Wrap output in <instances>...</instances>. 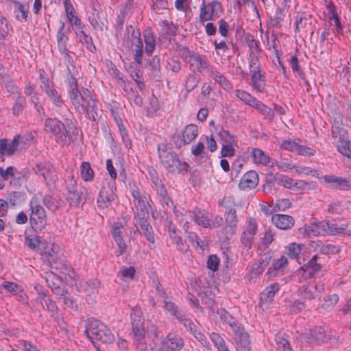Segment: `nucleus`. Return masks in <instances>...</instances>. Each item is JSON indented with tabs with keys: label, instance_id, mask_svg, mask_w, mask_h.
I'll use <instances>...</instances> for the list:
<instances>
[{
	"label": "nucleus",
	"instance_id": "nucleus-1",
	"mask_svg": "<svg viewBox=\"0 0 351 351\" xmlns=\"http://www.w3.org/2000/svg\"><path fill=\"white\" fill-rule=\"evenodd\" d=\"M158 152L160 162L169 173H182L187 171L188 165L182 162L167 145L159 144Z\"/></svg>",
	"mask_w": 351,
	"mask_h": 351
},
{
	"label": "nucleus",
	"instance_id": "nucleus-2",
	"mask_svg": "<svg viewBox=\"0 0 351 351\" xmlns=\"http://www.w3.org/2000/svg\"><path fill=\"white\" fill-rule=\"evenodd\" d=\"M41 197V193H36L32 197L29 204L31 224L36 230L40 231L43 230L47 223L46 211L40 204Z\"/></svg>",
	"mask_w": 351,
	"mask_h": 351
},
{
	"label": "nucleus",
	"instance_id": "nucleus-3",
	"mask_svg": "<svg viewBox=\"0 0 351 351\" xmlns=\"http://www.w3.org/2000/svg\"><path fill=\"white\" fill-rule=\"evenodd\" d=\"M85 333L90 340L96 339L106 343H110L114 341V335L109 328L97 319L88 320Z\"/></svg>",
	"mask_w": 351,
	"mask_h": 351
},
{
	"label": "nucleus",
	"instance_id": "nucleus-4",
	"mask_svg": "<svg viewBox=\"0 0 351 351\" xmlns=\"http://www.w3.org/2000/svg\"><path fill=\"white\" fill-rule=\"evenodd\" d=\"M126 32L127 35L124 38L123 44L134 51V60L139 66L142 63L143 47L141 33L136 31L132 25L127 27Z\"/></svg>",
	"mask_w": 351,
	"mask_h": 351
},
{
	"label": "nucleus",
	"instance_id": "nucleus-5",
	"mask_svg": "<svg viewBox=\"0 0 351 351\" xmlns=\"http://www.w3.org/2000/svg\"><path fill=\"white\" fill-rule=\"evenodd\" d=\"M223 10L221 3L218 0L203 1L199 6V20L202 23L216 21L221 16Z\"/></svg>",
	"mask_w": 351,
	"mask_h": 351
},
{
	"label": "nucleus",
	"instance_id": "nucleus-6",
	"mask_svg": "<svg viewBox=\"0 0 351 351\" xmlns=\"http://www.w3.org/2000/svg\"><path fill=\"white\" fill-rule=\"evenodd\" d=\"M45 131L53 135L58 143H64L69 138L64 123L57 119H47L45 123Z\"/></svg>",
	"mask_w": 351,
	"mask_h": 351
},
{
	"label": "nucleus",
	"instance_id": "nucleus-7",
	"mask_svg": "<svg viewBox=\"0 0 351 351\" xmlns=\"http://www.w3.org/2000/svg\"><path fill=\"white\" fill-rule=\"evenodd\" d=\"M39 72L41 80L40 87L42 90L46 93L53 105L57 107H62L64 106V101L58 91L55 88L53 82L45 76V72L44 70L41 69Z\"/></svg>",
	"mask_w": 351,
	"mask_h": 351
},
{
	"label": "nucleus",
	"instance_id": "nucleus-8",
	"mask_svg": "<svg viewBox=\"0 0 351 351\" xmlns=\"http://www.w3.org/2000/svg\"><path fill=\"white\" fill-rule=\"evenodd\" d=\"M332 136L335 140L338 152L351 158V141L348 139L345 131L339 127L332 128Z\"/></svg>",
	"mask_w": 351,
	"mask_h": 351
},
{
	"label": "nucleus",
	"instance_id": "nucleus-9",
	"mask_svg": "<svg viewBox=\"0 0 351 351\" xmlns=\"http://www.w3.org/2000/svg\"><path fill=\"white\" fill-rule=\"evenodd\" d=\"M317 256L314 255L304 265L296 271V276L299 282L315 277L321 270L320 264L317 262Z\"/></svg>",
	"mask_w": 351,
	"mask_h": 351
},
{
	"label": "nucleus",
	"instance_id": "nucleus-10",
	"mask_svg": "<svg viewBox=\"0 0 351 351\" xmlns=\"http://www.w3.org/2000/svg\"><path fill=\"white\" fill-rule=\"evenodd\" d=\"M250 73L251 85L253 90L258 93H263L265 86V75L261 73L260 67L256 61L252 60L250 64Z\"/></svg>",
	"mask_w": 351,
	"mask_h": 351
},
{
	"label": "nucleus",
	"instance_id": "nucleus-11",
	"mask_svg": "<svg viewBox=\"0 0 351 351\" xmlns=\"http://www.w3.org/2000/svg\"><path fill=\"white\" fill-rule=\"evenodd\" d=\"M257 230L256 221L253 218L247 219L241 236V243L247 250L252 247Z\"/></svg>",
	"mask_w": 351,
	"mask_h": 351
},
{
	"label": "nucleus",
	"instance_id": "nucleus-12",
	"mask_svg": "<svg viewBox=\"0 0 351 351\" xmlns=\"http://www.w3.org/2000/svg\"><path fill=\"white\" fill-rule=\"evenodd\" d=\"M324 291V285L321 282H313L304 285L298 289V295L304 300L311 301L319 298Z\"/></svg>",
	"mask_w": 351,
	"mask_h": 351
},
{
	"label": "nucleus",
	"instance_id": "nucleus-13",
	"mask_svg": "<svg viewBox=\"0 0 351 351\" xmlns=\"http://www.w3.org/2000/svg\"><path fill=\"white\" fill-rule=\"evenodd\" d=\"M116 186L114 182H109L107 186H104L99 192L97 198V206L106 208L115 199Z\"/></svg>",
	"mask_w": 351,
	"mask_h": 351
},
{
	"label": "nucleus",
	"instance_id": "nucleus-14",
	"mask_svg": "<svg viewBox=\"0 0 351 351\" xmlns=\"http://www.w3.org/2000/svg\"><path fill=\"white\" fill-rule=\"evenodd\" d=\"M83 100L82 104L84 111L78 112L80 114L86 112L89 119L95 121L97 118V102L88 90H83Z\"/></svg>",
	"mask_w": 351,
	"mask_h": 351
},
{
	"label": "nucleus",
	"instance_id": "nucleus-15",
	"mask_svg": "<svg viewBox=\"0 0 351 351\" xmlns=\"http://www.w3.org/2000/svg\"><path fill=\"white\" fill-rule=\"evenodd\" d=\"M132 195L134 198V204L136 207V213L137 217H146L148 216V202L146 195L143 194L138 189H133Z\"/></svg>",
	"mask_w": 351,
	"mask_h": 351
},
{
	"label": "nucleus",
	"instance_id": "nucleus-16",
	"mask_svg": "<svg viewBox=\"0 0 351 351\" xmlns=\"http://www.w3.org/2000/svg\"><path fill=\"white\" fill-rule=\"evenodd\" d=\"M111 233L118 247V255L123 254L127 249V245L123 239V235L125 234L123 223L119 221L114 222L112 225Z\"/></svg>",
	"mask_w": 351,
	"mask_h": 351
},
{
	"label": "nucleus",
	"instance_id": "nucleus-17",
	"mask_svg": "<svg viewBox=\"0 0 351 351\" xmlns=\"http://www.w3.org/2000/svg\"><path fill=\"white\" fill-rule=\"evenodd\" d=\"M184 340L178 335L170 332L161 341V351H180L184 346Z\"/></svg>",
	"mask_w": 351,
	"mask_h": 351
},
{
	"label": "nucleus",
	"instance_id": "nucleus-18",
	"mask_svg": "<svg viewBox=\"0 0 351 351\" xmlns=\"http://www.w3.org/2000/svg\"><path fill=\"white\" fill-rule=\"evenodd\" d=\"M288 267V258L285 255H282L278 258L274 259L272 265L269 267L267 274L269 277H274L282 275Z\"/></svg>",
	"mask_w": 351,
	"mask_h": 351
},
{
	"label": "nucleus",
	"instance_id": "nucleus-19",
	"mask_svg": "<svg viewBox=\"0 0 351 351\" xmlns=\"http://www.w3.org/2000/svg\"><path fill=\"white\" fill-rule=\"evenodd\" d=\"M186 61L191 68L196 69L199 72L208 69V63L206 57L198 53H189L186 56Z\"/></svg>",
	"mask_w": 351,
	"mask_h": 351
},
{
	"label": "nucleus",
	"instance_id": "nucleus-20",
	"mask_svg": "<svg viewBox=\"0 0 351 351\" xmlns=\"http://www.w3.org/2000/svg\"><path fill=\"white\" fill-rule=\"evenodd\" d=\"M237 351H250V341L248 334L242 327H237L234 331Z\"/></svg>",
	"mask_w": 351,
	"mask_h": 351
},
{
	"label": "nucleus",
	"instance_id": "nucleus-21",
	"mask_svg": "<svg viewBox=\"0 0 351 351\" xmlns=\"http://www.w3.org/2000/svg\"><path fill=\"white\" fill-rule=\"evenodd\" d=\"M321 182L328 184V186L339 189H348L349 182H350L347 178H342L340 177L335 176L334 175H326L324 176H319L318 178Z\"/></svg>",
	"mask_w": 351,
	"mask_h": 351
},
{
	"label": "nucleus",
	"instance_id": "nucleus-22",
	"mask_svg": "<svg viewBox=\"0 0 351 351\" xmlns=\"http://www.w3.org/2000/svg\"><path fill=\"white\" fill-rule=\"evenodd\" d=\"M197 134L198 127L195 124H189L183 130L182 138L175 143L178 147L186 145L194 140Z\"/></svg>",
	"mask_w": 351,
	"mask_h": 351
},
{
	"label": "nucleus",
	"instance_id": "nucleus-23",
	"mask_svg": "<svg viewBox=\"0 0 351 351\" xmlns=\"http://www.w3.org/2000/svg\"><path fill=\"white\" fill-rule=\"evenodd\" d=\"M258 183V176L254 171H250L245 173L239 184L240 189L243 191L251 190L255 188Z\"/></svg>",
	"mask_w": 351,
	"mask_h": 351
},
{
	"label": "nucleus",
	"instance_id": "nucleus-24",
	"mask_svg": "<svg viewBox=\"0 0 351 351\" xmlns=\"http://www.w3.org/2000/svg\"><path fill=\"white\" fill-rule=\"evenodd\" d=\"M71 26L76 36L82 44L86 45L87 48L90 51L92 50V48H95L93 45L92 38L86 34L85 31V25L82 21H80Z\"/></svg>",
	"mask_w": 351,
	"mask_h": 351
},
{
	"label": "nucleus",
	"instance_id": "nucleus-25",
	"mask_svg": "<svg viewBox=\"0 0 351 351\" xmlns=\"http://www.w3.org/2000/svg\"><path fill=\"white\" fill-rule=\"evenodd\" d=\"M251 155L253 162L263 166H274V162L264 151L259 148H252Z\"/></svg>",
	"mask_w": 351,
	"mask_h": 351
},
{
	"label": "nucleus",
	"instance_id": "nucleus-26",
	"mask_svg": "<svg viewBox=\"0 0 351 351\" xmlns=\"http://www.w3.org/2000/svg\"><path fill=\"white\" fill-rule=\"evenodd\" d=\"M272 223L279 229H290L294 225V219L287 215L276 214L271 217Z\"/></svg>",
	"mask_w": 351,
	"mask_h": 351
},
{
	"label": "nucleus",
	"instance_id": "nucleus-27",
	"mask_svg": "<svg viewBox=\"0 0 351 351\" xmlns=\"http://www.w3.org/2000/svg\"><path fill=\"white\" fill-rule=\"evenodd\" d=\"M19 138L14 137L12 141L7 139L0 140V154L10 156L19 148Z\"/></svg>",
	"mask_w": 351,
	"mask_h": 351
},
{
	"label": "nucleus",
	"instance_id": "nucleus-28",
	"mask_svg": "<svg viewBox=\"0 0 351 351\" xmlns=\"http://www.w3.org/2000/svg\"><path fill=\"white\" fill-rule=\"evenodd\" d=\"M69 95L72 101V104L75 106V108L77 112L84 111V108L82 104L83 100L82 95L83 92L80 93L78 90L77 85L69 86Z\"/></svg>",
	"mask_w": 351,
	"mask_h": 351
},
{
	"label": "nucleus",
	"instance_id": "nucleus-29",
	"mask_svg": "<svg viewBox=\"0 0 351 351\" xmlns=\"http://www.w3.org/2000/svg\"><path fill=\"white\" fill-rule=\"evenodd\" d=\"M14 6V14L15 19L20 22H25L27 20L29 6L24 5L16 0H12Z\"/></svg>",
	"mask_w": 351,
	"mask_h": 351
},
{
	"label": "nucleus",
	"instance_id": "nucleus-30",
	"mask_svg": "<svg viewBox=\"0 0 351 351\" xmlns=\"http://www.w3.org/2000/svg\"><path fill=\"white\" fill-rule=\"evenodd\" d=\"M146 217H138L139 219V226L142 230L141 234L146 238L150 245H154L155 243L154 235L152 226L145 219ZM151 247V245H149Z\"/></svg>",
	"mask_w": 351,
	"mask_h": 351
},
{
	"label": "nucleus",
	"instance_id": "nucleus-31",
	"mask_svg": "<svg viewBox=\"0 0 351 351\" xmlns=\"http://www.w3.org/2000/svg\"><path fill=\"white\" fill-rule=\"evenodd\" d=\"M324 229L326 234H348L351 236V232H345L346 230L347 225L344 223L339 224L332 222H324Z\"/></svg>",
	"mask_w": 351,
	"mask_h": 351
},
{
	"label": "nucleus",
	"instance_id": "nucleus-32",
	"mask_svg": "<svg viewBox=\"0 0 351 351\" xmlns=\"http://www.w3.org/2000/svg\"><path fill=\"white\" fill-rule=\"evenodd\" d=\"M65 25L64 22L61 23V25L58 29L56 38L57 44L59 52H64L67 49V43L69 37L65 32Z\"/></svg>",
	"mask_w": 351,
	"mask_h": 351
},
{
	"label": "nucleus",
	"instance_id": "nucleus-33",
	"mask_svg": "<svg viewBox=\"0 0 351 351\" xmlns=\"http://www.w3.org/2000/svg\"><path fill=\"white\" fill-rule=\"evenodd\" d=\"M143 38L145 43V53L151 56L156 47V38L154 33L150 29H146L143 32Z\"/></svg>",
	"mask_w": 351,
	"mask_h": 351
},
{
	"label": "nucleus",
	"instance_id": "nucleus-34",
	"mask_svg": "<svg viewBox=\"0 0 351 351\" xmlns=\"http://www.w3.org/2000/svg\"><path fill=\"white\" fill-rule=\"evenodd\" d=\"M279 289V285L276 283L271 284L267 287L261 293L260 296L262 304H269L272 302L276 293Z\"/></svg>",
	"mask_w": 351,
	"mask_h": 351
},
{
	"label": "nucleus",
	"instance_id": "nucleus-35",
	"mask_svg": "<svg viewBox=\"0 0 351 351\" xmlns=\"http://www.w3.org/2000/svg\"><path fill=\"white\" fill-rule=\"evenodd\" d=\"M306 234L309 237H315L326 234L324 222L311 223L304 228Z\"/></svg>",
	"mask_w": 351,
	"mask_h": 351
},
{
	"label": "nucleus",
	"instance_id": "nucleus-36",
	"mask_svg": "<svg viewBox=\"0 0 351 351\" xmlns=\"http://www.w3.org/2000/svg\"><path fill=\"white\" fill-rule=\"evenodd\" d=\"M210 77L225 90L231 89L232 86L229 81L221 73L213 68L209 69Z\"/></svg>",
	"mask_w": 351,
	"mask_h": 351
},
{
	"label": "nucleus",
	"instance_id": "nucleus-37",
	"mask_svg": "<svg viewBox=\"0 0 351 351\" xmlns=\"http://www.w3.org/2000/svg\"><path fill=\"white\" fill-rule=\"evenodd\" d=\"M309 335L317 343L324 342L328 339L327 328L322 326L315 327L310 330Z\"/></svg>",
	"mask_w": 351,
	"mask_h": 351
},
{
	"label": "nucleus",
	"instance_id": "nucleus-38",
	"mask_svg": "<svg viewBox=\"0 0 351 351\" xmlns=\"http://www.w3.org/2000/svg\"><path fill=\"white\" fill-rule=\"evenodd\" d=\"M193 218L197 224L204 228H211L210 220L207 213L199 209H195L193 213Z\"/></svg>",
	"mask_w": 351,
	"mask_h": 351
},
{
	"label": "nucleus",
	"instance_id": "nucleus-39",
	"mask_svg": "<svg viewBox=\"0 0 351 351\" xmlns=\"http://www.w3.org/2000/svg\"><path fill=\"white\" fill-rule=\"evenodd\" d=\"M59 250L60 247L58 245L55 243L48 244L45 251L43 254V258L52 265L56 258Z\"/></svg>",
	"mask_w": 351,
	"mask_h": 351
},
{
	"label": "nucleus",
	"instance_id": "nucleus-40",
	"mask_svg": "<svg viewBox=\"0 0 351 351\" xmlns=\"http://www.w3.org/2000/svg\"><path fill=\"white\" fill-rule=\"evenodd\" d=\"M37 300L41 303L43 308H46L50 312H55L56 309V304L47 295L45 291L39 292Z\"/></svg>",
	"mask_w": 351,
	"mask_h": 351
},
{
	"label": "nucleus",
	"instance_id": "nucleus-41",
	"mask_svg": "<svg viewBox=\"0 0 351 351\" xmlns=\"http://www.w3.org/2000/svg\"><path fill=\"white\" fill-rule=\"evenodd\" d=\"M64 8L66 17L71 25L81 21V20L75 15V9L71 4L70 0H64Z\"/></svg>",
	"mask_w": 351,
	"mask_h": 351
},
{
	"label": "nucleus",
	"instance_id": "nucleus-42",
	"mask_svg": "<svg viewBox=\"0 0 351 351\" xmlns=\"http://www.w3.org/2000/svg\"><path fill=\"white\" fill-rule=\"evenodd\" d=\"M210 339L218 351H227L228 349L225 340L218 333H210Z\"/></svg>",
	"mask_w": 351,
	"mask_h": 351
},
{
	"label": "nucleus",
	"instance_id": "nucleus-43",
	"mask_svg": "<svg viewBox=\"0 0 351 351\" xmlns=\"http://www.w3.org/2000/svg\"><path fill=\"white\" fill-rule=\"evenodd\" d=\"M80 174L85 182H88L93 179L94 171L92 169L90 163L87 162H82L80 165Z\"/></svg>",
	"mask_w": 351,
	"mask_h": 351
},
{
	"label": "nucleus",
	"instance_id": "nucleus-44",
	"mask_svg": "<svg viewBox=\"0 0 351 351\" xmlns=\"http://www.w3.org/2000/svg\"><path fill=\"white\" fill-rule=\"evenodd\" d=\"M267 265V261L266 260H263L262 258L254 263L251 265L250 269L251 278L256 277L259 274H262Z\"/></svg>",
	"mask_w": 351,
	"mask_h": 351
},
{
	"label": "nucleus",
	"instance_id": "nucleus-45",
	"mask_svg": "<svg viewBox=\"0 0 351 351\" xmlns=\"http://www.w3.org/2000/svg\"><path fill=\"white\" fill-rule=\"evenodd\" d=\"M217 313L220 317V319L229 324L232 328L233 331L237 330V327H240L236 323L235 319L223 308H221L217 311Z\"/></svg>",
	"mask_w": 351,
	"mask_h": 351
},
{
	"label": "nucleus",
	"instance_id": "nucleus-46",
	"mask_svg": "<svg viewBox=\"0 0 351 351\" xmlns=\"http://www.w3.org/2000/svg\"><path fill=\"white\" fill-rule=\"evenodd\" d=\"M43 204L51 211L55 212L60 207V202L51 195L42 196Z\"/></svg>",
	"mask_w": 351,
	"mask_h": 351
},
{
	"label": "nucleus",
	"instance_id": "nucleus-47",
	"mask_svg": "<svg viewBox=\"0 0 351 351\" xmlns=\"http://www.w3.org/2000/svg\"><path fill=\"white\" fill-rule=\"evenodd\" d=\"M235 95L238 99L250 106H252L256 99L251 94L243 90H236Z\"/></svg>",
	"mask_w": 351,
	"mask_h": 351
},
{
	"label": "nucleus",
	"instance_id": "nucleus-48",
	"mask_svg": "<svg viewBox=\"0 0 351 351\" xmlns=\"http://www.w3.org/2000/svg\"><path fill=\"white\" fill-rule=\"evenodd\" d=\"M274 166H276L279 170L285 172L291 171L295 169V165L292 164V160L289 158H282L279 161H276Z\"/></svg>",
	"mask_w": 351,
	"mask_h": 351
},
{
	"label": "nucleus",
	"instance_id": "nucleus-49",
	"mask_svg": "<svg viewBox=\"0 0 351 351\" xmlns=\"http://www.w3.org/2000/svg\"><path fill=\"white\" fill-rule=\"evenodd\" d=\"M251 107L256 108L261 113H262L263 115L267 117L269 119H272L274 117V114L271 111V109L267 106L266 105H265L261 101L258 100L257 99H256V101Z\"/></svg>",
	"mask_w": 351,
	"mask_h": 351
},
{
	"label": "nucleus",
	"instance_id": "nucleus-50",
	"mask_svg": "<svg viewBox=\"0 0 351 351\" xmlns=\"http://www.w3.org/2000/svg\"><path fill=\"white\" fill-rule=\"evenodd\" d=\"M275 340L278 351H292L289 341L280 334L276 335Z\"/></svg>",
	"mask_w": 351,
	"mask_h": 351
},
{
	"label": "nucleus",
	"instance_id": "nucleus-51",
	"mask_svg": "<svg viewBox=\"0 0 351 351\" xmlns=\"http://www.w3.org/2000/svg\"><path fill=\"white\" fill-rule=\"evenodd\" d=\"M150 176L158 193L162 197H165L167 195V191L165 189L162 181L157 176L156 173L154 171L153 173L150 172Z\"/></svg>",
	"mask_w": 351,
	"mask_h": 351
},
{
	"label": "nucleus",
	"instance_id": "nucleus-52",
	"mask_svg": "<svg viewBox=\"0 0 351 351\" xmlns=\"http://www.w3.org/2000/svg\"><path fill=\"white\" fill-rule=\"evenodd\" d=\"M277 182L279 185L289 189H292L298 185L296 181L284 175H281L277 178Z\"/></svg>",
	"mask_w": 351,
	"mask_h": 351
},
{
	"label": "nucleus",
	"instance_id": "nucleus-53",
	"mask_svg": "<svg viewBox=\"0 0 351 351\" xmlns=\"http://www.w3.org/2000/svg\"><path fill=\"white\" fill-rule=\"evenodd\" d=\"M226 224L230 228H236L238 222L236 210L234 208H230L225 215Z\"/></svg>",
	"mask_w": 351,
	"mask_h": 351
},
{
	"label": "nucleus",
	"instance_id": "nucleus-54",
	"mask_svg": "<svg viewBox=\"0 0 351 351\" xmlns=\"http://www.w3.org/2000/svg\"><path fill=\"white\" fill-rule=\"evenodd\" d=\"M303 248L304 245L302 244H298L295 243H290L287 247V254L291 258H297Z\"/></svg>",
	"mask_w": 351,
	"mask_h": 351
},
{
	"label": "nucleus",
	"instance_id": "nucleus-55",
	"mask_svg": "<svg viewBox=\"0 0 351 351\" xmlns=\"http://www.w3.org/2000/svg\"><path fill=\"white\" fill-rule=\"evenodd\" d=\"M191 153L197 159H202L206 157L205 147L204 142H198L191 147Z\"/></svg>",
	"mask_w": 351,
	"mask_h": 351
},
{
	"label": "nucleus",
	"instance_id": "nucleus-56",
	"mask_svg": "<svg viewBox=\"0 0 351 351\" xmlns=\"http://www.w3.org/2000/svg\"><path fill=\"white\" fill-rule=\"evenodd\" d=\"M219 136L223 144H232L237 142L236 137L232 135L229 131L221 129L219 132Z\"/></svg>",
	"mask_w": 351,
	"mask_h": 351
},
{
	"label": "nucleus",
	"instance_id": "nucleus-57",
	"mask_svg": "<svg viewBox=\"0 0 351 351\" xmlns=\"http://www.w3.org/2000/svg\"><path fill=\"white\" fill-rule=\"evenodd\" d=\"M237 142L232 144H223L221 154L223 157H232L235 154V147H237Z\"/></svg>",
	"mask_w": 351,
	"mask_h": 351
},
{
	"label": "nucleus",
	"instance_id": "nucleus-58",
	"mask_svg": "<svg viewBox=\"0 0 351 351\" xmlns=\"http://www.w3.org/2000/svg\"><path fill=\"white\" fill-rule=\"evenodd\" d=\"M294 171L299 175H311L316 178H319V176H320V173L317 170L312 169L308 167L295 166Z\"/></svg>",
	"mask_w": 351,
	"mask_h": 351
},
{
	"label": "nucleus",
	"instance_id": "nucleus-59",
	"mask_svg": "<svg viewBox=\"0 0 351 351\" xmlns=\"http://www.w3.org/2000/svg\"><path fill=\"white\" fill-rule=\"evenodd\" d=\"M136 270L134 267H122L119 271V276L122 278L134 279Z\"/></svg>",
	"mask_w": 351,
	"mask_h": 351
},
{
	"label": "nucleus",
	"instance_id": "nucleus-60",
	"mask_svg": "<svg viewBox=\"0 0 351 351\" xmlns=\"http://www.w3.org/2000/svg\"><path fill=\"white\" fill-rule=\"evenodd\" d=\"M344 205H343L339 201L334 200L328 206L327 211L331 214H340L345 209Z\"/></svg>",
	"mask_w": 351,
	"mask_h": 351
},
{
	"label": "nucleus",
	"instance_id": "nucleus-61",
	"mask_svg": "<svg viewBox=\"0 0 351 351\" xmlns=\"http://www.w3.org/2000/svg\"><path fill=\"white\" fill-rule=\"evenodd\" d=\"M274 204V211H284L291 207V203L289 199H280L276 201Z\"/></svg>",
	"mask_w": 351,
	"mask_h": 351
},
{
	"label": "nucleus",
	"instance_id": "nucleus-62",
	"mask_svg": "<svg viewBox=\"0 0 351 351\" xmlns=\"http://www.w3.org/2000/svg\"><path fill=\"white\" fill-rule=\"evenodd\" d=\"M338 301L339 297L337 295L333 294L331 295H328L324 298L322 306L325 309L330 310L335 306V305L338 302Z\"/></svg>",
	"mask_w": 351,
	"mask_h": 351
},
{
	"label": "nucleus",
	"instance_id": "nucleus-63",
	"mask_svg": "<svg viewBox=\"0 0 351 351\" xmlns=\"http://www.w3.org/2000/svg\"><path fill=\"white\" fill-rule=\"evenodd\" d=\"M142 311L140 308L136 306L132 308L131 313V320L132 326L141 325Z\"/></svg>",
	"mask_w": 351,
	"mask_h": 351
},
{
	"label": "nucleus",
	"instance_id": "nucleus-64",
	"mask_svg": "<svg viewBox=\"0 0 351 351\" xmlns=\"http://www.w3.org/2000/svg\"><path fill=\"white\" fill-rule=\"evenodd\" d=\"M298 143L291 139L283 140L280 143V147L292 152H295Z\"/></svg>",
	"mask_w": 351,
	"mask_h": 351
}]
</instances>
